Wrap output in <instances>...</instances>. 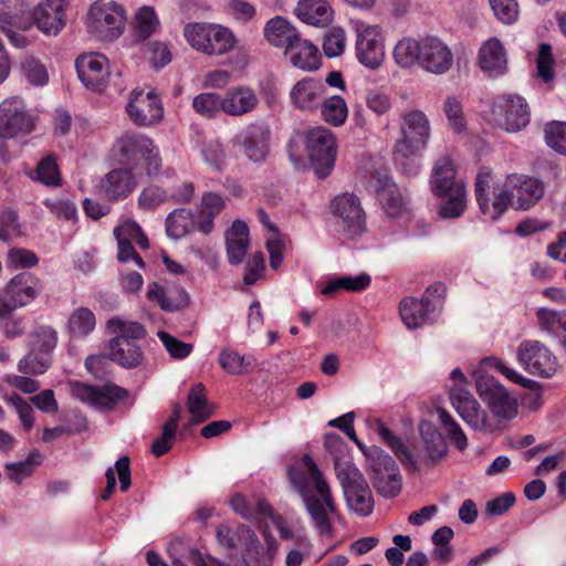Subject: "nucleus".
Instances as JSON below:
<instances>
[{"label":"nucleus","mask_w":566,"mask_h":566,"mask_svg":"<svg viewBox=\"0 0 566 566\" xmlns=\"http://www.w3.org/2000/svg\"><path fill=\"white\" fill-rule=\"evenodd\" d=\"M545 185L535 177L510 174L502 184H494V175L482 168L475 180V196L482 213L491 220L499 219L509 207L527 211L544 197Z\"/></svg>","instance_id":"f257e3e1"},{"label":"nucleus","mask_w":566,"mask_h":566,"mask_svg":"<svg viewBox=\"0 0 566 566\" xmlns=\"http://www.w3.org/2000/svg\"><path fill=\"white\" fill-rule=\"evenodd\" d=\"M301 462L303 470L297 468L289 470L290 481L300 493L316 532L322 536L331 537L333 535L332 516L337 512L331 489L308 454H304Z\"/></svg>","instance_id":"f03ea898"},{"label":"nucleus","mask_w":566,"mask_h":566,"mask_svg":"<svg viewBox=\"0 0 566 566\" xmlns=\"http://www.w3.org/2000/svg\"><path fill=\"white\" fill-rule=\"evenodd\" d=\"M431 123L420 109H410L401 115L399 138L395 142L392 156L398 168L407 176H416L421 169V155L431 139Z\"/></svg>","instance_id":"7ed1b4c3"},{"label":"nucleus","mask_w":566,"mask_h":566,"mask_svg":"<svg viewBox=\"0 0 566 566\" xmlns=\"http://www.w3.org/2000/svg\"><path fill=\"white\" fill-rule=\"evenodd\" d=\"M107 333L113 335L108 342V357L124 368H135L144 359L138 340L146 335V329L138 322L123 317H112L106 323Z\"/></svg>","instance_id":"20e7f679"},{"label":"nucleus","mask_w":566,"mask_h":566,"mask_svg":"<svg viewBox=\"0 0 566 566\" xmlns=\"http://www.w3.org/2000/svg\"><path fill=\"white\" fill-rule=\"evenodd\" d=\"M430 185L437 197L447 199L440 208L443 218L453 219L463 213L467 207L465 187L457 178V167L450 156H441L434 161Z\"/></svg>","instance_id":"39448f33"},{"label":"nucleus","mask_w":566,"mask_h":566,"mask_svg":"<svg viewBox=\"0 0 566 566\" xmlns=\"http://www.w3.org/2000/svg\"><path fill=\"white\" fill-rule=\"evenodd\" d=\"M126 22V10L116 1L97 0L93 2L85 18L88 33L104 42L117 40L124 33Z\"/></svg>","instance_id":"423d86ee"},{"label":"nucleus","mask_w":566,"mask_h":566,"mask_svg":"<svg viewBox=\"0 0 566 566\" xmlns=\"http://www.w3.org/2000/svg\"><path fill=\"white\" fill-rule=\"evenodd\" d=\"M335 471L349 510L360 516H368L373 512L374 500L361 472L350 460L340 457H335Z\"/></svg>","instance_id":"0eeeda50"},{"label":"nucleus","mask_w":566,"mask_h":566,"mask_svg":"<svg viewBox=\"0 0 566 566\" xmlns=\"http://www.w3.org/2000/svg\"><path fill=\"white\" fill-rule=\"evenodd\" d=\"M350 24L356 35V59L369 70L379 69L386 57L382 29L377 24H369L359 19H352Z\"/></svg>","instance_id":"6e6552de"},{"label":"nucleus","mask_w":566,"mask_h":566,"mask_svg":"<svg viewBox=\"0 0 566 566\" xmlns=\"http://www.w3.org/2000/svg\"><path fill=\"white\" fill-rule=\"evenodd\" d=\"M303 140L315 174L321 178L328 176L337 156L333 132L324 126H316L304 133Z\"/></svg>","instance_id":"1a4fd4ad"},{"label":"nucleus","mask_w":566,"mask_h":566,"mask_svg":"<svg viewBox=\"0 0 566 566\" xmlns=\"http://www.w3.org/2000/svg\"><path fill=\"white\" fill-rule=\"evenodd\" d=\"M117 148L127 165H144L148 174L158 171L161 166L158 148L147 136L125 134L117 139Z\"/></svg>","instance_id":"9d476101"},{"label":"nucleus","mask_w":566,"mask_h":566,"mask_svg":"<svg viewBox=\"0 0 566 566\" xmlns=\"http://www.w3.org/2000/svg\"><path fill=\"white\" fill-rule=\"evenodd\" d=\"M331 212L346 238H356L366 231V214L356 195L344 192L336 196L331 202Z\"/></svg>","instance_id":"9b49d317"},{"label":"nucleus","mask_w":566,"mask_h":566,"mask_svg":"<svg viewBox=\"0 0 566 566\" xmlns=\"http://www.w3.org/2000/svg\"><path fill=\"white\" fill-rule=\"evenodd\" d=\"M374 486L386 497L396 496L401 490V478L395 460L384 450L373 447L366 452Z\"/></svg>","instance_id":"f8f14e48"},{"label":"nucleus","mask_w":566,"mask_h":566,"mask_svg":"<svg viewBox=\"0 0 566 566\" xmlns=\"http://www.w3.org/2000/svg\"><path fill=\"white\" fill-rule=\"evenodd\" d=\"M516 359L530 374L543 378L552 377L558 369L556 356L538 340H523L517 347Z\"/></svg>","instance_id":"ddd939ff"},{"label":"nucleus","mask_w":566,"mask_h":566,"mask_svg":"<svg viewBox=\"0 0 566 566\" xmlns=\"http://www.w3.org/2000/svg\"><path fill=\"white\" fill-rule=\"evenodd\" d=\"M35 126V117L19 97L4 99L0 104V136L11 139L31 133Z\"/></svg>","instance_id":"4468645a"},{"label":"nucleus","mask_w":566,"mask_h":566,"mask_svg":"<svg viewBox=\"0 0 566 566\" xmlns=\"http://www.w3.org/2000/svg\"><path fill=\"white\" fill-rule=\"evenodd\" d=\"M40 292L39 280L31 273L22 272L8 283L0 294V317L8 316L13 310L31 303Z\"/></svg>","instance_id":"2eb2a0df"},{"label":"nucleus","mask_w":566,"mask_h":566,"mask_svg":"<svg viewBox=\"0 0 566 566\" xmlns=\"http://www.w3.org/2000/svg\"><path fill=\"white\" fill-rule=\"evenodd\" d=\"M126 109L129 118L137 126L157 125L164 116L161 101L151 88L134 90Z\"/></svg>","instance_id":"dca6fc26"},{"label":"nucleus","mask_w":566,"mask_h":566,"mask_svg":"<svg viewBox=\"0 0 566 566\" xmlns=\"http://www.w3.org/2000/svg\"><path fill=\"white\" fill-rule=\"evenodd\" d=\"M496 125L507 133H517L530 123L528 105L521 96H505L493 105Z\"/></svg>","instance_id":"f3484780"},{"label":"nucleus","mask_w":566,"mask_h":566,"mask_svg":"<svg viewBox=\"0 0 566 566\" xmlns=\"http://www.w3.org/2000/svg\"><path fill=\"white\" fill-rule=\"evenodd\" d=\"M69 0H41L32 10L36 28L45 35L56 36L66 25Z\"/></svg>","instance_id":"a211bd4d"},{"label":"nucleus","mask_w":566,"mask_h":566,"mask_svg":"<svg viewBox=\"0 0 566 566\" xmlns=\"http://www.w3.org/2000/svg\"><path fill=\"white\" fill-rule=\"evenodd\" d=\"M454 56L451 49L439 38H422L420 67L424 72L442 75L452 67Z\"/></svg>","instance_id":"6ab92c4d"},{"label":"nucleus","mask_w":566,"mask_h":566,"mask_svg":"<svg viewBox=\"0 0 566 566\" xmlns=\"http://www.w3.org/2000/svg\"><path fill=\"white\" fill-rule=\"evenodd\" d=\"M76 71L81 82L93 91H101L109 76L108 60L99 53H85L76 59Z\"/></svg>","instance_id":"aec40b11"},{"label":"nucleus","mask_w":566,"mask_h":566,"mask_svg":"<svg viewBox=\"0 0 566 566\" xmlns=\"http://www.w3.org/2000/svg\"><path fill=\"white\" fill-rule=\"evenodd\" d=\"M30 25L29 4L25 0H0V29L14 45L23 46L25 41L15 39L11 28L28 29Z\"/></svg>","instance_id":"412c9836"},{"label":"nucleus","mask_w":566,"mask_h":566,"mask_svg":"<svg viewBox=\"0 0 566 566\" xmlns=\"http://www.w3.org/2000/svg\"><path fill=\"white\" fill-rule=\"evenodd\" d=\"M326 94V85L318 78L304 77L297 81L290 91V102L301 112L318 109Z\"/></svg>","instance_id":"4be33fe9"},{"label":"nucleus","mask_w":566,"mask_h":566,"mask_svg":"<svg viewBox=\"0 0 566 566\" xmlns=\"http://www.w3.org/2000/svg\"><path fill=\"white\" fill-rule=\"evenodd\" d=\"M147 298L156 303L165 312L181 311L190 304V296L185 287L177 284H159L151 282L148 284Z\"/></svg>","instance_id":"5701e85b"},{"label":"nucleus","mask_w":566,"mask_h":566,"mask_svg":"<svg viewBox=\"0 0 566 566\" xmlns=\"http://www.w3.org/2000/svg\"><path fill=\"white\" fill-rule=\"evenodd\" d=\"M136 188V178L130 170L125 168L113 169L101 179L98 193L108 200H122Z\"/></svg>","instance_id":"b1692460"},{"label":"nucleus","mask_w":566,"mask_h":566,"mask_svg":"<svg viewBox=\"0 0 566 566\" xmlns=\"http://www.w3.org/2000/svg\"><path fill=\"white\" fill-rule=\"evenodd\" d=\"M480 69L490 77H497L507 69L506 50L496 38L488 39L481 45L478 54Z\"/></svg>","instance_id":"393cba45"},{"label":"nucleus","mask_w":566,"mask_h":566,"mask_svg":"<svg viewBox=\"0 0 566 566\" xmlns=\"http://www.w3.org/2000/svg\"><path fill=\"white\" fill-rule=\"evenodd\" d=\"M436 307L437 304L422 298L405 297L399 304V315L407 328L416 329L436 319L439 314Z\"/></svg>","instance_id":"a878e982"},{"label":"nucleus","mask_w":566,"mask_h":566,"mask_svg":"<svg viewBox=\"0 0 566 566\" xmlns=\"http://www.w3.org/2000/svg\"><path fill=\"white\" fill-rule=\"evenodd\" d=\"M268 139L269 135L265 129L251 125L234 137L233 145L241 147L250 160L259 163L264 160L269 154Z\"/></svg>","instance_id":"bb28decb"},{"label":"nucleus","mask_w":566,"mask_h":566,"mask_svg":"<svg viewBox=\"0 0 566 566\" xmlns=\"http://www.w3.org/2000/svg\"><path fill=\"white\" fill-rule=\"evenodd\" d=\"M216 536L220 545L227 549H235L239 545L245 547V552L259 554L260 542L256 534L245 525H240L232 530L226 524H220L216 528Z\"/></svg>","instance_id":"cd10ccee"},{"label":"nucleus","mask_w":566,"mask_h":566,"mask_svg":"<svg viewBox=\"0 0 566 566\" xmlns=\"http://www.w3.org/2000/svg\"><path fill=\"white\" fill-rule=\"evenodd\" d=\"M223 113L229 116L240 117L253 112L259 98L253 88L239 85L230 88L223 96Z\"/></svg>","instance_id":"c85d7f7f"},{"label":"nucleus","mask_w":566,"mask_h":566,"mask_svg":"<svg viewBox=\"0 0 566 566\" xmlns=\"http://www.w3.org/2000/svg\"><path fill=\"white\" fill-rule=\"evenodd\" d=\"M451 401L461 418L472 428L481 430L488 426L485 411L470 391H453Z\"/></svg>","instance_id":"c756f323"},{"label":"nucleus","mask_w":566,"mask_h":566,"mask_svg":"<svg viewBox=\"0 0 566 566\" xmlns=\"http://www.w3.org/2000/svg\"><path fill=\"white\" fill-rule=\"evenodd\" d=\"M263 35L271 45L285 51L294 41H297L300 33L287 19L275 15L265 23Z\"/></svg>","instance_id":"7c9ffc66"},{"label":"nucleus","mask_w":566,"mask_h":566,"mask_svg":"<svg viewBox=\"0 0 566 566\" xmlns=\"http://www.w3.org/2000/svg\"><path fill=\"white\" fill-rule=\"evenodd\" d=\"M285 54L291 64L300 70L311 72L319 67L318 49L311 41L302 39L301 35L285 50Z\"/></svg>","instance_id":"2f4dec72"},{"label":"nucleus","mask_w":566,"mask_h":566,"mask_svg":"<svg viewBox=\"0 0 566 566\" xmlns=\"http://www.w3.org/2000/svg\"><path fill=\"white\" fill-rule=\"evenodd\" d=\"M295 15L306 24L326 27L333 20V10L327 0H298Z\"/></svg>","instance_id":"473e14b6"},{"label":"nucleus","mask_w":566,"mask_h":566,"mask_svg":"<svg viewBox=\"0 0 566 566\" xmlns=\"http://www.w3.org/2000/svg\"><path fill=\"white\" fill-rule=\"evenodd\" d=\"M422 54V39L403 36L396 42L392 49V59L402 70L420 67Z\"/></svg>","instance_id":"72a5a7b5"},{"label":"nucleus","mask_w":566,"mask_h":566,"mask_svg":"<svg viewBox=\"0 0 566 566\" xmlns=\"http://www.w3.org/2000/svg\"><path fill=\"white\" fill-rule=\"evenodd\" d=\"M227 254L231 264H240L248 251L249 229L245 222L237 220L227 232Z\"/></svg>","instance_id":"f704fd0d"},{"label":"nucleus","mask_w":566,"mask_h":566,"mask_svg":"<svg viewBox=\"0 0 566 566\" xmlns=\"http://www.w3.org/2000/svg\"><path fill=\"white\" fill-rule=\"evenodd\" d=\"M82 403L98 411L113 409L125 401L128 391H72Z\"/></svg>","instance_id":"c9c22d12"},{"label":"nucleus","mask_w":566,"mask_h":566,"mask_svg":"<svg viewBox=\"0 0 566 566\" xmlns=\"http://www.w3.org/2000/svg\"><path fill=\"white\" fill-rule=\"evenodd\" d=\"M237 38L234 33L222 24L212 23L209 38L206 43L205 54L221 56L234 49Z\"/></svg>","instance_id":"e433bc0d"},{"label":"nucleus","mask_w":566,"mask_h":566,"mask_svg":"<svg viewBox=\"0 0 566 566\" xmlns=\"http://www.w3.org/2000/svg\"><path fill=\"white\" fill-rule=\"evenodd\" d=\"M224 208V199L216 192H207L202 196L199 207L197 230L208 234L213 230V221Z\"/></svg>","instance_id":"4c0bfd02"},{"label":"nucleus","mask_w":566,"mask_h":566,"mask_svg":"<svg viewBox=\"0 0 566 566\" xmlns=\"http://www.w3.org/2000/svg\"><path fill=\"white\" fill-rule=\"evenodd\" d=\"M480 397L499 418L511 419L517 413V398L511 391H480Z\"/></svg>","instance_id":"58836bf2"},{"label":"nucleus","mask_w":566,"mask_h":566,"mask_svg":"<svg viewBox=\"0 0 566 566\" xmlns=\"http://www.w3.org/2000/svg\"><path fill=\"white\" fill-rule=\"evenodd\" d=\"M96 327V316L88 307L74 308L66 323L69 334L74 338H84L91 335Z\"/></svg>","instance_id":"ea45409f"},{"label":"nucleus","mask_w":566,"mask_h":566,"mask_svg":"<svg viewBox=\"0 0 566 566\" xmlns=\"http://www.w3.org/2000/svg\"><path fill=\"white\" fill-rule=\"evenodd\" d=\"M166 233L170 239L179 240L197 228L195 214L190 209L179 208L171 211L166 218Z\"/></svg>","instance_id":"a19ab883"},{"label":"nucleus","mask_w":566,"mask_h":566,"mask_svg":"<svg viewBox=\"0 0 566 566\" xmlns=\"http://www.w3.org/2000/svg\"><path fill=\"white\" fill-rule=\"evenodd\" d=\"M181 410L182 408L180 403H174L172 412L169 419L163 426L161 436L155 439L151 444V452L156 457H161L171 449L172 441L177 433Z\"/></svg>","instance_id":"79ce46f5"},{"label":"nucleus","mask_w":566,"mask_h":566,"mask_svg":"<svg viewBox=\"0 0 566 566\" xmlns=\"http://www.w3.org/2000/svg\"><path fill=\"white\" fill-rule=\"evenodd\" d=\"M322 119L331 126L340 127L345 124L348 116V106L346 101L339 95L326 97L318 107Z\"/></svg>","instance_id":"37998d69"},{"label":"nucleus","mask_w":566,"mask_h":566,"mask_svg":"<svg viewBox=\"0 0 566 566\" xmlns=\"http://www.w3.org/2000/svg\"><path fill=\"white\" fill-rule=\"evenodd\" d=\"M109 357L105 355H91L85 359L86 370L96 379L104 381L103 386L84 385L81 389H122L109 382Z\"/></svg>","instance_id":"c03bdc74"},{"label":"nucleus","mask_w":566,"mask_h":566,"mask_svg":"<svg viewBox=\"0 0 566 566\" xmlns=\"http://www.w3.org/2000/svg\"><path fill=\"white\" fill-rule=\"evenodd\" d=\"M371 282L367 273L358 275H344L329 280L322 289V294L331 295L340 290L348 292H360L369 286Z\"/></svg>","instance_id":"a18cd8bd"},{"label":"nucleus","mask_w":566,"mask_h":566,"mask_svg":"<svg viewBox=\"0 0 566 566\" xmlns=\"http://www.w3.org/2000/svg\"><path fill=\"white\" fill-rule=\"evenodd\" d=\"M19 74L32 86H44L49 82L46 66L36 57L27 55L19 62Z\"/></svg>","instance_id":"49530a36"},{"label":"nucleus","mask_w":566,"mask_h":566,"mask_svg":"<svg viewBox=\"0 0 566 566\" xmlns=\"http://www.w3.org/2000/svg\"><path fill=\"white\" fill-rule=\"evenodd\" d=\"M218 359L222 369L232 375L247 374L255 366V359L253 356L240 355L233 349L221 350Z\"/></svg>","instance_id":"de8ad7c7"},{"label":"nucleus","mask_w":566,"mask_h":566,"mask_svg":"<svg viewBox=\"0 0 566 566\" xmlns=\"http://www.w3.org/2000/svg\"><path fill=\"white\" fill-rule=\"evenodd\" d=\"M378 433L381 437V439L386 442V444L391 449L395 455L401 461V463H403L413 471L419 470L412 453L408 450V448L405 446V443L399 437H397L394 432H391L381 423L378 424Z\"/></svg>","instance_id":"09e8293b"},{"label":"nucleus","mask_w":566,"mask_h":566,"mask_svg":"<svg viewBox=\"0 0 566 566\" xmlns=\"http://www.w3.org/2000/svg\"><path fill=\"white\" fill-rule=\"evenodd\" d=\"M187 409L190 413V424H198L214 415L216 407L210 403L201 391H190L187 398Z\"/></svg>","instance_id":"8fccbe9b"},{"label":"nucleus","mask_w":566,"mask_h":566,"mask_svg":"<svg viewBox=\"0 0 566 566\" xmlns=\"http://www.w3.org/2000/svg\"><path fill=\"white\" fill-rule=\"evenodd\" d=\"M159 20L153 7L144 6L135 14L134 34L137 40L148 39L157 29Z\"/></svg>","instance_id":"3c124183"},{"label":"nucleus","mask_w":566,"mask_h":566,"mask_svg":"<svg viewBox=\"0 0 566 566\" xmlns=\"http://www.w3.org/2000/svg\"><path fill=\"white\" fill-rule=\"evenodd\" d=\"M57 344L56 331L46 325L38 326L30 334V349L52 356V352Z\"/></svg>","instance_id":"603ef678"},{"label":"nucleus","mask_w":566,"mask_h":566,"mask_svg":"<svg viewBox=\"0 0 566 566\" xmlns=\"http://www.w3.org/2000/svg\"><path fill=\"white\" fill-rule=\"evenodd\" d=\"M192 108L202 117L213 118L219 112H223L222 96L210 92L200 93L193 97Z\"/></svg>","instance_id":"864d4df0"},{"label":"nucleus","mask_w":566,"mask_h":566,"mask_svg":"<svg viewBox=\"0 0 566 566\" xmlns=\"http://www.w3.org/2000/svg\"><path fill=\"white\" fill-rule=\"evenodd\" d=\"M211 24L209 22H190L184 27V38L193 50L205 54Z\"/></svg>","instance_id":"5fc2aeb1"},{"label":"nucleus","mask_w":566,"mask_h":566,"mask_svg":"<svg viewBox=\"0 0 566 566\" xmlns=\"http://www.w3.org/2000/svg\"><path fill=\"white\" fill-rule=\"evenodd\" d=\"M52 363V356L30 349L29 353L19 360L18 369L23 374L41 375L45 373Z\"/></svg>","instance_id":"6e6d98bb"},{"label":"nucleus","mask_w":566,"mask_h":566,"mask_svg":"<svg viewBox=\"0 0 566 566\" xmlns=\"http://www.w3.org/2000/svg\"><path fill=\"white\" fill-rule=\"evenodd\" d=\"M114 235L117 241L135 242L142 249L149 247L148 239L144 234L140 226L134 220H125L114 229Z\"/></svg>","instance_id":"4d7b16f0"},{"label":"nucleus","mask_w":566,"mask_h":566,"mask_svg":"<svg viewBox=\"0 0 566 566\" xmlns=\"http://www.w3.org/2000/svg\"><path fill=\"white\" fill-rule=\"evenodd\" d=\"M200 154L203 161L214 170H221L227 163V154L218 139H208L201 144Z\"/></svg>","instance_id":"13d9d810"},{"label":"nucleus","mask_w":566,"mask_h":566,"mask_svg":"<svg viewBox=\"0 0 566 566\" xmlns=\"http://www.w3.org/2000/svg\"><path fill=\"white\" fill-rule=\"evenodd\" d=\"M484 366H492L495 371L505 377L512 385L532 389L534 381L521 375L517 370L506 366L501 359L489 356L483 358Z\"/></svg>","instance_id":"bf43d9fd"},{"label":"nucleus","mask_w":566,"mask_h":566,"mask_svg":"<svg viewBox=\"0 0 566 566\" xmlns=\"http://www.w3.org/2000/svg\"><path fill=\"white\" fill-rule=\"evenodd\" d=\"M421 437L426 447L429 463L433 464L447 454V443L441 433L436 430H428L421 431Z\"/></svg>","instance_id":"052dcab7"},{"label":"nucleus","mask_w":566,"mask_h":566,"mask_svg":"<svg viewBox=\"0 0 566 566\" xmlns=\"http://www.w3.org/2000/svg\"><path fill=\"white\" fill-rule=\"evenodd\" d=\"M545 142L556 153L566 155V122H551L545 125Z\"/></svg>","instance_id":"680f3d73"},{"label":"nucleus","mask_w":566,"mask_h":566,"mask_svg":"<svg viewBox=\"0 0 566 566\" xmlns=\"http://www.w3.org/2000/svg\"><path fill=\"white\" fill-rule=\"evenodd\" d=\"M382 208L388 217L396 218L405 209V201L396 185L387 186L379 193Z\"/></svg>","instance_id":"e2e57ef3"},{"label":"nucleus","mask_w":566,"mask_h":566,"mask_svg":"<svg viewBox=\"0 0 566 566\" xmlns=\"http://www.w3.org/2000/svg\"><path fill=\"white\" fill-rule=\"evenodd\" d=\"M35 179L45 186H59L61 181L56 160L53 156L49 155L42 158L36 165L34 171Z\"/></svg>","instance_id":"0e129e2a"},{"label":"nucleus","mask_w":566,"mask_h":566,"mask_svg":"<svg viewBox=\"0 0 566 566\" xmlns=\"http://www.w3.org/2000/svg\"><path fill=\"white\" fill-rule=\"evenodd\" d=\"M437 412L439 420L450 440L460 451H463L468 447V440L460 426L444 409L439 408Z\"/></svg>","instance_id":"69168bd1"},{"label":"nucleus","mask_w":566,"mask_h":566,"mask_svg":"<svg viewBox=\"0 0 566 566\" xmlns=\"http://www.w3.org/2000/svg\"><path fill=\"white\" fill-rule=\"evenodd\" d=\"M366 105L377 116H384L391 109L392 101L384 88H373L366 93Z\"/></svg>","instance_id":"338daca9"},{"label":"nucleus","mask_w":566,"mask_h":566,"mask_svg":"<svg viewBox=\"0 0 566 566\" xmlns=\"http://www.w3.org/2000/svg\"><path fill=\"white\" fill-rule=\"evenodd\" d=\"M346 46V34L342 28H332L324 36L323 51L328 57L343 54Z\"/></svg>","instance_id":"774afa93"}]
</instances>
